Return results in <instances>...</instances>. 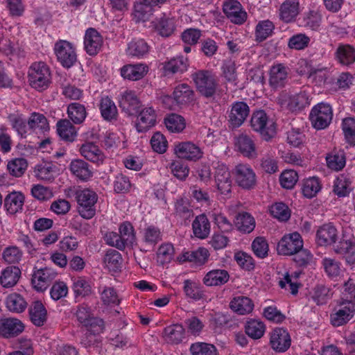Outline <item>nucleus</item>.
<instances>
[{
	"label": "nucleus",
	"mask_w": 355,
	"mask_h": 355,
	"mask_svg": "<svg viewBox=\"0 0 355 355\" xmlns=\"http://www.w3.org/2000/svg\"><path fill=\"white\" fill-rule=\"evenodd\" d=\"M192 79L198 91L206 98H214L217 94L218 78L215 73L208 70H199L192 73Z\"/></svg>",
	"instance_id": "1"
},
{
	"label": "nucleus",
	"mask_w": 355,
	"mask_h": 355,
	"mask_svg": "<svg viewBox=\"0 0 355 355\" xmlns=\"http://www.w3.org/2000/svg\"><path fill=\"white\" fill-rule=\"evenodd\" d=\"M28 78L33 88L38 91L45 90L51 83L50 69L43 62H33L28 69Z\"/></svg>",
	"instance_id": "2"
},
{
	"label": "nucleus",
	"mask_w": 355,
	"mask_h": 355,
	"mask_svg": "<svg viewBox=\"0 0 355 355\" xmlns=\"http://www.w3.org/2000/svg\"><path fill=\"white\" fill-rule=\"evenodd\" d=\"M250 125L253 130L259 132L266 141H269L276 134L275 123L272 120L269 119L263 110H258L252 114Z\"/></svg>",
	"instance_id": "3"
},
{
	"label": "nucleus",
	"mask_w": 355,
	"mask_h": 355,
	"mask_svg": "<svg viewBox=\"0 0 355 355\" xmlns=\"http://www.w3.org/2000/svg\"><path fill=\"white\" fill-rule=\"evenodd\" d=\"M78 211L85 219H91L96 214V204L98 196L95 191L85 189L77 192Z\"/></svg>",
	"instance_id": "4"
},
{
	"label": "nucleus",
	"mask_w": 355,
	"mask_h": 355,
	"mask_svg": "<svg viewBox=\"0 0 355 355\" xmlns=\"http://www.w3.org/2000/svg\"><path fill=\"white\" fill-rule=\"evenodd\" d=\"M354 314V303L340 300L330 314V322L336 327L345 325L353 318Z\"/></svg>",
	"instance_id": "5"
},
{
	"label": "nucleus",
	"mask_w": 355,
	"mask_h": 355,
	"mask_svg": "<svg viewBox=\"0 0 355 355\" xmlns=\"http://www.w3.org/2000/svg\"><path fill=\"white\" fill-rule=\"evenodd\" d=\"M277 101L282 107H286L292 112L302 110L310 103L309 94L304 90L295 94L283 92L279 96Z\"/></svg>",
	"instance_id": "6"
},
{
	"label": "nucleus",
	"mask_w": 355,
	"mask_h": 355,
	"mask_svg": "<svg viewBox=\"0 0 355 355\" xmlns=\"http://www.w3.org/2000/svg\"><path fill=\"white\" fill-rule=\"evenodd\" d=\"M333 118V110L328 103H320L315 105L309 114L312 125L317 130L326 128Z\"/></svg>",
	"instance_id": "7"
},
{
	"label": "nucleus",
	"mask_w": 355,
	"mask_h": 355,
	"mask_svg": "<svg viewBox=\"0 0 355 355\" xmlns=\"http://www.w3.org/2000/svg\"><path fill=\"white\" fill-rule=\"evenodd\" d=\"M233 174L236 183L243 189H250L256 185L255 172L248 164H239L235 166Z\"/></svg>",
	"instance_id": "8"
},
{
	"label": "nucleus",
	"mask_w": 355,
	"mask_h": 355,
	"mask_svg": "<svg viewBox=\"0 0 355 355\" xmlns=\"http://www.w3.org/2000/svg\"><path fill=\"white\" fill-rule=\"evenodd\" d=\"M303 247V241L297 232L284 235L277 244V250L279 254L291 256L297 250Z\"/></svg>",
	"instance_id": "9"
},
{
	"label": "nucleus",
	"mask_w": 355,
	"mask_h": 355,
	"mask_svg": "<svg viewBox=\"0 0 355 355\" xmlns=\"http://www.w3.org/2000/svg\"><path fill=\"white\" fill-rule=\"evenodd\" d=\"M54 51L58 61L67 68L71 67L76 61V53L72 44L66 40H60L55 44Z\"/></svg>",
	"instance_id": "10"
},
{
	"label": "nucleus",
	"mask_w": 355,
	"mask_h": 355,
	"mask_svg": "<svg viewBox=\"0 0 355 355\" xmlns=\"http://www.w3.org/2000/svg\"><path fill=\"white\" fill-rule=\"evenodd\" d=\"M289 68L282 63L273 64L269 69V85L275 89L284 87L288 82Z\"/></svg>",
	"instance_id": "11"
},
{
	"label": "nucleus",
	"mask_w": 355,
	"mask_h": 355,
	"mask_svg": "<svg viewBox=\"0 0 355 355\" xmlns=\"http://www.w3.org/2000/svg\"><path fill=\"white\" fill-rule=\"evenodd\" d=\"M214 168V180L218 190L223 195L229 194L232 190V181L228 167L223 163H218Z\"/></svg>",
	"instance_id": "12"
},
{
	"label": "nucleus",
	"mask_w": 355,
	"mask_h": 355,
	"mask_svg": "<svg viewBox=\"0 0 355 355\" xmlns=\"http://www.w3.org/2000/svg\"><path fill=\"white\" fill-rule=\"evenodd\" d=\"M334 252L343 257L346 263L355 266V240L343 235L341 239L334 245Z\"/></svg>",
	"instance_id": "13"
},
{
	"label": "nucleus",
	"mask_w": 355,
	"mask_h": 355,
	"mask_svg": "<svg viewBox=\"0 0 355 355\" xmlns=\"http://www.w3.org/2000/svg\"><path fill=\"white\" fill-rule=\"evenodd\" d=\"M175 154L180 159L197 161L202 157L201 148L191 141L180 142L175 145Z\"/></svg>",
	"instance_id": "14"
},
{
	"label": "nucleus",
	"mask_w": 355,
	"mask_h": 355,
	"mask_svg": "<svg viewBox=\"0 0 355 355\" xmlns=\"http://www.w3.org/2000/svg\"><path fill=\"white\" fill-rule=\"evenodd\" d=\"M56 275L57 273L53 269L49 268L35 270L32 275L33 286L37 291H44L55 279Z\"/></svg>",
	"instance_id": "15"
},
{
	"label": "nucleus",
	"mask_w": 355,
	"mask_h": 355,
	"mask_svg": "<svg viewBox=\"0 0 355 355\" xmlns=\"http://www.w3.org/2000/svg\"><path fill=\"white\" fill-rule=\"evenodd\" d=\"M270 344L277 352H284L291 346V336L284 328H275L270 333Z\"/></svg>",
	"instance_id": "16"
},
{
	"label": "nucleus",
	"mask_w": 355,
	"mask_h": 355,
	"mask_svg": "<svg viewBox=\"0 0 355 355\" xmlns=\"http://www.w3.org/2000/svg\"><path fill=\"white\" fill-rule=\"evenodd\" d=\"M24 330L23 322L15 318L0 319V337L11 338L17 336Z\"/></svg>",
	"instance_id": "17"
},
{
	"label": "nucleus",
	"mask_w": 355,
	"mask_h": 355,
	"mask_svg": "<svg viewBox=\"0 0 355 355\" xmlns=\"http://www.w3.org/2000/svg\"><path fill=\"white\" fill-rule=\"evenodd\" d=\"M223 12L234 24H242L247 19V12L242 5L236 0H228L223 4Z\"/></svg>",
	"instance_id": "18"
},
{
	"label": "nucleus",
	"mask_w": 355,
	"mask_h": 355,
	"mask_svg": "<svg viewBox=\"0 0 355 355\" xmlns=\"http://www.w3.org/2000/svg\"><path fill=\"white\" fill-rule=\"evenodd\" d=\"M137 114L135 127L139 132H145L155 125L156 113L153 107H144Z\"/></svg>",
	"instance_id": "19"
},
{
	"label": "nucleus",
	"mask_w": 355,
	"mask_h": 355,
	"mask_svg": "<svg viewBox=\"0 0 355 355\" xmlns=\"http://www.w3.org/2000/svg\"><path fill=\"white\" fill-rule=\"evenodd\" d=\"M103 39L101 34L94 28H88L85 34L84 47L89 55H96L101 50Z\"/></svg>",
	"instance_id": "20"
},
{
	"label": "nucleus",
	"mask_w": 355,
	"mask_h": 355,
	"mask_svg": "<svg viewBox=\"0 0 355 355\" xmlns=\"http://www.w3.org/2000/svg\"><path fill=\"white\" fill-rule=\"evenodd\" d=\"M250 112L249 106L242 101H237L232 104L229 114V122L233 128L241 126Z\"/></svg>",
	"instance_id": "21"
},
{
	"label": "nucleus",
	"mask_w": 355,
	"mask_h": 355,
	"mask_svg": "<svg viewBox=\"0 0 355 355\" xmlns=\"http://www.w3.org/2000/svg\"><path fill=\"white\" fill-rule=\"evenodd\" d=\"M162 65L163 74L165 76H171L175 73H182L186 71L189 62L187 58L181 55L165 61L162 63Z\"/></svg>",
	"instance_id": "22"
},
{
	"label": "nucleus",
	"mask_w": 355,
	"mask_h": 355,
	"mask_svg": "<svg viewBox=\"0 0 355 355\" xmlns=\"http://www.w3.org/2000/svg\"><path fill=\"white\" fill-rule=\"evenodd\" d=\"M71 173L79 180L87 182L93 176V168L81 159H73L69 164Z\"/></svg>",
	"instance_id": "23"
},
{
	"label": "nucleus",
	"mask_w": 355,
	"mask_h": 355,
	"mask_svg": "<svg viewBox=\"0 0 355 355\" xmlns=\"http://www.w3.org/2000/svg\"><path fill=\"white\" fill-rule=\"evenodd\" d=\"M338 230L331 223L320 226L316 232V241L320 245L336 244Z\"/></svg>",
	"instance_id": "24"
},
{
	"label": "nucleus",
	"mask_w": 355,
	"mask_h": 355,
	"mask_svg": "<svg viewBox=\"0 0 355 355\" xmlns=\"http://www.w3.org/2000/svg\"><path fill=\"white\" fill-rule=\"evenodd\" d=\"M79 152L87 160L97 165L102 164L105 159L103 151L93 142H85L82 144Z\"/></svg>",
	"instance_id": "25"
},
{
	"label": "nucleus",
	"mask_w": 355,
	"mask_h": 355,
	"mask_svg": "<svg viewBox=\"0 0 355 355\" xmlns=\"http://www.w3.org/2000/svg\"><path fill=\"white\" fill-rule=\"evenodd\" d=\"M148 71V66L144 63L130 64L121 67V75L124 79L136 81L142 79Z\"/></svg>",
	"instance_id": "26"
},
{
	"label": "nucleus",
	"mask_w": 355,
	"mask_h": 355,
	"mask_svg": "<svg viewBox=\"0 0 355 355\" xmlns=\"http://www.w3.org/2000/svg\"><path fill=\"white\" fill-rule=\"evenodd\" d=\"M57 133L66 142L75 141L78 132L76 127L68 119H60L56 123Z\"/></svg>",
	"instance_id": "27"
},
{
	"label": "nucleus",
	"mask_w": 355,
	"mask_h": 355,
	"mask_svg": "<svg viewBox=\"0 0 355 355\" xmlns=\"http://www.w3.org/2000/svg\"><path fill=\"white\" fill-rule=\"evenodd\" d=\"M139 104L136 94L132 91L125 92L119 101V105L122 110L128 115L136 114L139 112Z\"/></svg>",
	"instance_id": "28"
},
{
	"label": "nucleus",
	"mask_w": 355,
	"mask_h": 355,
	"mask_svg": "<svg viewBox=\"0 0 355 355\" xmlns=\"http://www.w3.org/2000/svg\"><path fill=\"white\" fill-rule=\"evenodd\" d=\"M300 0H285L280 6L279 15L285 22L292 21L300 13Z\"/></svg>",
	"instance_id": "29"
},
{
	"label": "nucleus",
	"mask_w": 355,
	"mask_h": 355,
	"mask_svg": "<svg viewBox=\"0 0 355 355\" xmlns=\"http://www.w3.org/2000/svg\"><path fill=\"white\" fill-rule=\"evenodd\" d=\"M235 146L245 157L254 158L257 153L253 140L246 135H241L236 137Z\"/></svg>",
	"instance_id": "30"
},
{
	"label": "nucleus",
	"mask_w": 355,
	"mask_h": 355,
	"mask_svg": "<svg viewBox=\"0 0 355 355\" xmlns=\"http://www.w3.org/2000/svg\"><path fill=\"white\" fill-rule=\"evenodd\" d=\"M21 276V270L17 266L6 267L0 276V284L6 288L15 286Z\"/></svg>",
	"instance_id": "31"
},
{
	"label": "nucleus",
	"mask_w": 355,
	"mask_h": 355,
	"mask_svg": "<svg viewBox=\"0 0 355 355\" xmlns=\"http://www.w3.org/2000/svg\"><path fill=\"white\" fill-rule=\"evenodd\" d=\"M352 178L348 174L339 175L334 182L333 192L338 197L348 196L352 189Z\"/></svg>",
	"instance_id": "32"
},
{
	"label": "nucleus",
	"mask_w": 355,
	"mask_h": 355,
	"mask_svg": "<svg viewBox=\"0 0 355 355\" xmlns=\"http://www.w3.org/2000/svg\"><path fill=\"white\" fill-rule=\"evenodd\" d=\"M29 315L31 322L37 327L42 326L47 319V311L40 301L32 303L29 308Z\"/></svg>",
	"instance_id": "33"
},
{
	"label": "nucleus",
	"mask_w": 355,
	"mask_h": 355,
	"mask_svg": "<svg viewBox=\"0 0 355 355\" xmlns=\"http://www.w3.org/2000/svg\"><path fill=\"white\" fill-rule=\"evenodd\" d=\"M229 274L227 270L222 269L212 270L208 272L203 278L206 286H220L229 280Z\"/></svg>",
	"instance_id": "34"
},
{
	"label": "nucleus",
	"mask_w": 355,
	"mask_h": 355,
	"mask_svg": "<svg viewBox=\"0 0 355 355\" xmlns=\"http://www.w3.org/2000/svg\"><path fill=\"white\" fill-rule=\"evenodd\" d=\"M193 232L195 236L204 239L210 233V223L205 214L197 216L192 223Z\"/></svg>",
	"instance_id": "35"
},
{
	"label": "nucleus",
	"mask_w": 355,
	"mask_h": 355,
	"mask_svg": "<svg viewBox=\"0 0 355 355\" xmlns=\"http://www.w3.org/2000/svg\"><path fill=\"white\" fill-rule=\"evenodd\" d=\"M231 309L239 315H245L251 313L254 308L252 300L245 296H237L230 302Z\"/></svg>",
	"instance_id": "36"
},
{
	"label": "nucleus",
	"mask_w": 355,
	"mask_h": 355,
	"mask_svg": "<svg viewBox=\"0 0 355 355\" xmlns=\"http://www.w3.org/2000/svg\"><path fill=\"white\" fill-rule=\"evenodd\" d=\"M24 196L20 192H12L5 198L4 207L10 214H15L22 209Z\"/></svg>",
	"instance_id": "37"
},
{
	"label": "nucleus",
	"mask_w": 355,
	"mask_h": 355,
	"mask_svg": "<svg viewBox=\"0 0 355 355\" xmlns=\"http://www.w3.org/2000/svg\"><path fill=\"white\" fill-rule=\"evenodd\" d=\"M67 114L74 124H81L85 120L87 113L84 105L71 103L67 107Z\"/></svg>",
	"instance_id": "38"
},
{
	"label": "nucleus",
	"mask_w": 355,
	"mask_h": 355,
	"mask_svg": "<svg viewBox=\"0 0 355 355\" xmlns=\"http://www.w3.org/2000/svg\"><path fill=\"white\" fill-rule=\"evenodd\" d=\"M184 329L182 325L176 324L166 327L164 330V340L171 344H178L184 338Z\"/></svg>",
	"instance_id": "39"
},
{
	"label": "nucleus",
	"mask_w": 355,
	"mask_h": 355,
	"mask_svg": "<svg viewBox=\"0 0 355 355\" xmlns=\"http://www.w3.org/2000/svg\"><path fill=\"white\" fill-rule=\"evenodd\" d=\"M327 166L334 171H340L346 164L345 154L342 150H334L326 157Z\"/></svg>",
	"instance_id": "40"
},
{
	"label": "nucleus",
	"mask_w": 355,
	"mask_h": 355,
	"mask_svg": "<svg viewBox=\"0 0 355 355\" xmlns=\"http://www.w3.org/2000/svg\"><path fill=\"white\" fill-rule=\"evenodd\" d=\"M149 46L142 39L131 41L128 46L126 53L130 57L141 58L149 51Z\"/></svg>",
	"instance_id": "41"
},
{
	"label": "nucleus",
	"mask_w": 355,
	"mask_h": 355,
	"mask_svg": "<svg viewBox=\"0 0 355 355\" xmlns=\"http://www.w3.org/2000/svg\"><path fill=\"white\" fill-rule=\"evenodd\" d=\"M173 95L178 104H186L193 99V89L185 83L178 85L174 89Z\"/></svg>",
	"instance_id": "42"
},
{
	"label": "nucleus",
	"mask_w": 355,
	"mask_h": 355,
	"mask_svg": "<svg viewBox=\"0 0 355 355\" xmlns=\"http://www.w3.org/2000/svg\"><path fill=\"white\" fill-rule=\"evenodd\" d=\"M246 334L252 339L261 338L266 331V326L259 320L251 319L245 325Z\"/></svg>",
	"instance_id": "43"
},
{
	"label": "nucleus",
	"mask_w": 355,
	"mask_h": 355,
	"mask_svg": "<svg viewBox=\"0 0 355 355\" xmlns=\"http://www.w3.org/2000/svg\"><path fill=\"white\" fill-rule=\"evenodd\" d=\"M6 304L8 309L15 313L23 312L27 306L24 297L16 293L8 295L6 300Z\"/></svg>",
	"instance_id": "44"
},
{
	"label": "nucleus",
	"mask_w": 355,
	"mask_h": 355,
	"mask_svg": "<svg viewBox=\"0 0 355 355\" xmlns=\"http://www.w3.org/2000/svg\"><path fill=\"white\" fill-rule=\"evenodd\" d=\"M99 109L101 116L106 121H111L116 119L117 108L114 103L107 96L101 98Z\"/></svg>",
	"instance_id": "45"
},
{
	"label": "nucleus",
	"mask_w": 355,
	"mask_h": 355,
	"mask_svg": "<svg viewBox=\"0 0 355 355\" xmlns=\"http://www.w3.org/2000/svg\"><path fill=\"white\" fill-rule=\"evenodd\" d=\"M322 184L318 178L312 177L304 180L302 192L304 197L312 198L321 190Z\"/></svg>",
	"instance_id": "46"
},
{
	"label": "nucleus",
	"mask_w": 355,
	"mask_h": 355,
	"mask_svg": "<svg viewBox=\"0 0 355 355\" xmlns=\"http://www.w3.org/2000/svg\"><path fill=\"white\" fill-rule=\"evenodd\" d=\"M103 262L110 271L116 272L121 268L122 257L118 251L111 249L107 251Z\"/></svg>",
	"instance_id": "47"
},
{
	"label": "nucleus",
	"mask_w": 355,
	"mask_h": 355,
	"mask_svg": "<svg viewBox=\"0 0 355 355\" xmlns=\"http://www.w3.org/2000/svg\"><path fill=\"white\" fill-rule=\"evenodd\" d=\"M333 295L331 288L323 285H317L313 290L311 297L313 300L318 304L322 305L326 304Z\"/></svg>",
	"instance_id": "48"
},
{
	"label": "nucleus",
	"mask_w": 355,
	"mask_h": 355,
	"mask_svg": "<svg viewBox=\"0 0 355 355\" xmlns=\"http://www.w3.org/2000/svg\"><path fill=\"white\" fill-rule=\"evenodd\" d=\"M322 265L326 275L331 279L338 277L342 272V264L333 258L324 257L322 260Z\"/></svg>",
	"instance_id": "49"
},
{
	"label": "nucleus",
	"mask_w": 355,
	"mask_h": 355,
	"mask_svg": "<svg viewBox=\"0 0 355 355\" xmlns=\"http://www.w3.org/2000/svg\"><path fill=\"white\" fill-rule=\"evenodd\" d=\"M235 224L239 231L250 233L255 227V220L250 214L243 212L236 216Z\"/></svg>",
	"instance_id": "50"
},
{
	"label": "nucleus",
	"mask_w": 355,
	"mask_h": 355,
	"mask_svg": "<svg viewBox=\"0 0 355 355\" xmlns=\"http://www.w3.org/2000/svg\"><path fill=\"white\" fill-rule=\"evenodd\" d=\"M183 290L187 297L194 300H200L204 297V293L200 285L191 279L184 281Z\"/></svg>",
	"instance_id": "51"
},
{
	"label": "nucleus",
	"mask_w": 355,
	"mask_h": 355,
	"mask_svg": "<svg viewBox=\"0 0 355 355\" xmlns=\"http://www.w3.org/2000/svg\"><path fill=\"white\" fill-rule=\"evenodd\" d=\"M142 239L148 245H155L162 239L160 230L153 225H149L144 229Z\"/></svg>",
	"instance_id": "52"
},
{
	"label": "nucleus",
	"mask_w": 355,
	"mask_h": 355,
	"mask_svg": "<svg viewBox=\"0 0 355 355\" xmlns=\"http://www.w3.org/2000/svg\"><path fill=\"white\" fill-rule=\"evenodd\" d=\"M119 236L121 241L124 243L125 248L127 245H132L136 239L135 230L132 224L129 222L122 223L119 227Z\"/></svg>",
	"instance_id": "53"
},
{
	"label": "nucleus",
	"mask_w": 355,
	"mask_h": 355,
	"mask_svg": "<svg viewBox=\"0 0 355 355\" xmlns=\"http://www.w3.org/2000/svg\"><path fill=\"white\" fill-rule=\"evenodd\" d=\"M28 128L44 132L49 130V123L46 117L40 113H33L28 121Z\"/></svg>",
	"instance_id": "54"
},
{
	"label": "nucleus",
	"mask_w": 355,
	"mask_h": 355,
	"mask_svg": "<svg viewBox=\"0 0 355 355\" xmlns=\"http://www.w3.org/2000/svg\"><path fill=\"white\" fill-rule=\"evenodd\" d=\"M153 23L159 34L163 37L170 36L174 31L173 22L168 17H163L159 19H156Z\"/></svg>",
	"instance_id": "55"
},
{
	"label": "nucleus",
	"mask_w": 355,
	"mask_h": 355,
	"mask_svg": "<svg viewBox=\"0 0 355 355\" xmlns=\"http://www.w3.org/2000/svg\"><path fill=\"white\" fill-rule=\"evenodd\" d=\"M337 54L340 62L344 65H349L355 62V49L350 45L339 46Z\"/></svg>",
	"instance_id": "56"
},
{
	"label": "nucleus",
	"mask_w": 355,
	"mask_h": 355,
	"mask_svg": "<svg viewBox=\"0 0 355 355\" xmlns=\"http://www.w3.org/2000/svg\"><path fill=\"white\" fill-rule=\"evenodd\" d=\"M166 128L172 132H180L185 128L184 119L180 115L172 114L165 119Z\"/></svg>",
	"instance_id": "57"
},
{
	"label": "nucleus",
	"mask_w": 355,
	"mask_h": 355,
	"mask_svg": "<svg viewBox=\"0 0 355 355\" xmlns=\"http://www.w3.org/2000/svg\"><path fill=\"white\" fill-rule=\"evenodd\" d=\"M22 257L23 252L15 245L6 248L2 253V258L8 264L19 263Z\"/></svg>",
	"instance_id": "58"
},
{
	"label": "nucleus",
	"mask_w": 355,
	"mask_h": 355,
	"mask_svg": "<svg viewBox=\"0 0 355 355\" xmlns=\"http://www.w3.org/2000/svg\"><path fill=\"white\" fill-rule=\"evenodd\" d=\"M175 254L173 245L171 243H164L159 246L157 253V262L162 265L170 263Z\"/></svg>",
	"instance_id": "59"
},
{
	"label": "nucleus",
	"mask_w": 355,
	"mask_h": 355,
	"mask_svg": "<svg viewBox=\"0 0 355 355\" xmlns=\"http://www.w3.org/2000/svg\"><path fill=\"white\" fill-rule=\"evenodd\" d=\"M322 16L318 10H310L302 18V25L311 30H318L320 26Z\"/></svg>",
	"instance_id": "60"
},
{
	"label": "nucleus",
	"mask_w": 355,
	"mask_h": 355,
	"mask_svg": "<svg viewBox=\"0 0 355 355\" xmlns=\"http://www.w3.org/2000/svg\"><path fill=\"white\" fill-rule=\"evenodd\" d=\"M101 300L105 305H117L120 302L119 296L112 287L106 286L100 287Z\"/></svg>",
	"instance_id": "61"
},
{
	"label": "nucleus",
	"mask_w": 355,
	"mask_h": 355,
	"mask_svg": "<svg viewBox=\"0 0 355 355\" xmlns=\"http://www.w3.org/2000/svg\"><path fill=\"white\" fill-rule=\"evenodd\" d=\"M28 166L26 160L24 158H15L8 162L7 168L9 173L15 177H21Z\"/></svg>",
	"instance_id": "62"
},
{
	"label": "nucleus",
	"mask_w": 355,
	"mask_h": 355,
	"mask_svg": "<svg viewBox=\"0 0 355 355\" xmlns=\"http://www.w3.org/2000/svg\"><path fill=\"white\" fill-rule=\"evenodd\" d=\"M342 129L347 141L355 145V119L345 118L342 122Z\"/></svg>",
	"instance_id": "63"
},
{
	"label": "nucleus",
	"mask_w": 355,
	"mask_h": 355,
	"mask_svg": "<svg viewBox=\"0 0 355 355\" xmlns=\"http://www.w3.org/2000/svg\"><path fill=\"white\" fill-rule=\"evenodd\" d=\"M190 350L193 355H217L215 346L205 343L192 344Z\"/></svg>",
	"instance_id": "64"
}]
</instances>
